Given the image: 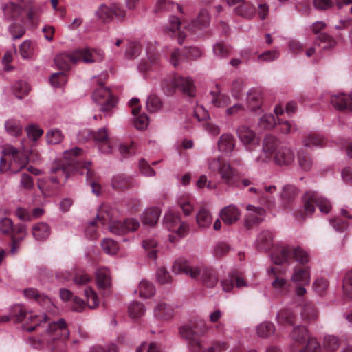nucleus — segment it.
<instances>
[{"label":"nucleus","mask_w":352,"mask_h":352,"mask_svg":"<svg viewBox=\"0 0 352 352\" xmlns=\"http://www.w3.org/2000/svg\"><path fill=\"white\" fill-rule=\"evenodd\" d=\"M10 318L23 323L24 330L32 332L41 329L38 338L29 339L30 345L37 349H48L52 352H67L65 341L70 331L65 319L52 320L46 313L28 311L20 304L13 305L10 310Z\"/></svg>","instance_id":"obj_1"},{"label":"nucleus","mask_w":352,"mask_h":352,"mask_svg":"<svg viewBox=\"0 0 352 352\" xmlns=\"http://www.w3.org/2000/svg\"><path fill=\"white\" fill-rule=\"evenodd\" d=\"M294 159L295 153L292 147L282 144L273 135H267L263 141L262 151L255 161L259 164L273 161L276 165L283 166L292 164Z\"/></svg>","instance_id":"obj_2"},{"label":"nucleus","mask_w":352,"mask_h":352,"mask_svg":"<svg viewBox=\"0 0 352 352\" xmlns=\"http://www.w3.org/2000/svg\"><path fill=\"white\" fill-rule=\"evenodd\" d=\"M106 74H102L92 78V100L100 107V110L105 116H111L116 107L117 98L111 90L104 86Z\"/></svg>","instance_id":"obj_3"},{"label":"nucleus","mask_w":352,"mask_h":352,"mask_svg":"<svg viewBox=\"0 0 352 352\" xmlns=\"http://www.w3.org/2000/svg\"><path fill=\"white\" fill-rule=\"evenodd\" d=\"M0 158V173H16L24 168L29 161L27 151H20L12 145H5Z\"/></svg>","instance_id":"obj_4"},{"label":"nucleus","mask_w":352,"mask_h":352,"mask_svg":"<svg viewBox=\"0 0 352 352\" xmlns=\"http://www.w3.org/2000/svg\"><path fill=\"white\" fill-rule=\"evenodd\" d=\"M82 154V149L79 148H74L70 150L65 151L63 153V160L65 164L56 163L52 167V173L56 175V177H52L51 180L53 183H58L61 179L65 182L69 175V170H77L80 173L84 170V162L82 164H76L77 157Z\"/></svg>","instance_id":"obj_5"},{"label":"nucleus","mask_w":352,"mask_h":352,"mask_svg":"<svg viewBox=\"0 0 352 352\" xmlns=\"http://www.w3.org/2000/svg\"><path fill=\"white\" fill-rule=\"evenodd\" d=\"M272 261L276 265L284 263L289 264L293 261L301 265L307 264L310 259V256L300 246L278 245L271 255Z\"/></svg>","instance_id":"obj_6"},{"label":"nucleus","mask_w":352,"mask_h":352,"mask_svg":"<svg viewBox=\"0 0 352 352\" xmlns=\"http://www.w3.org/2000/svg\"><path fill=\"white\" fill-rule=\"evenodd\" d=\"M207 165L210 171L219 174L221 179L227 186H237L238 171L222 157L209 158L207 160Z\"/></svg>","instance_id":"obj_7"},{"label":"nucleus","mask_w":352,"mask_h":352,"mask_svg":"<svg viewBox=\"0 0 352 352\" xmlns=\"http://www.w3.org/2000/svg\"><path fill=\"white\" fill-rule=\"evenodd\" d=\"M3 11L7 20L14 21L8 28L13 39L20 38L25 33V28L21 23V9L17 4L11 2L4 6Z\"/></svg>","instance_id":"obj_8"},{"label":"nucleus","mask_w":352,"mask_h":352,"mask_svg":"<svg viewBox=\"0 0 352 352\" xmlns=\"http://www.w3.org/2000/svg\"><path fill=\"white\" fill-rule=\"evenodd\" d=\"M161 86L163 89L167 91L178 88L188 96H193L195 95L193 80L190 77L184 78L174 74L164 79Z\"/></svg>","instance_id":"obj_9"},{"label":"nucleus","mask_w":352,"mask_h":352,"mask_svg":"<svg viewBox=\"0 0 352 352\" xmlns=\"http://www.w3.org/2000/svg\"><path fill=\"white\" fill-rule=\"evenodd\" d=\"M290 280L296 286V294L302 296L307 292L305 286L311 281L310 267L295 265L292 269Z\"/></svg>","instance_id":"obj_10"},{"label":"nucleus","mask_w":352,"mask_h":352,"mask_svg":"<svg viewBox=\"0 0 352 352\" xmlns=\"http://www.w3.org/2000/svg\"><path fill=\"white\" fill-rule=\"evenodd\" d=\"M164 223L166 228L179 237L186 236L189 226L186 222L182 221L180 215L175 210L170 209L164 214Z\"/></svg>","instance_id":"obj_11"},{"label":"nucleus","mask_w":352,"mask_h":352,"mask_svg":"<svg viewBox=\"0 0 352 352\" xmlns=\"http://www.w3.org/2000/svg\"><path fill=\"white\" fill-rule=\"evenodd\" d=\"M318 206L321 212L328 213L331 209L330 201L323 197H320L316 192H307L304 195V208L305 212L311 214L315 207Z\"/></svg>","instance_id":"obj_12"},{"label":"nucleus","mask_w":352,"mask_h":352,"mask_svg":"<svg viewBox=\"0 0 352 352\" xmlns=\"http://www.w3.org/2000/svg\"><path fill=\"white\" fill-rule=\"evenodd\" d=\"M76 56V62L82 61L89 64L102 61L104 58V54L100 49L83 47L74 50Z\"/></svg>","instance_id":"obj_13"},{"label":"nucleus","mask_w":352,"mask_h":352,"mask_svg":"<svg viewBox=\"0 0 352 352\" xmlns=\"http://www.w3.org/2000/svg\"><path fill=\"white\" fill-rule=\"evenodd\" d=\"M93 138L99 147V150L105 154L111 153L113 151L112 140L109 137L107 129L104 127L99 129L96 132L86 131Z\"/></svg>","instance_id":"obj_14"},{"label":"nucleus","mask_w":352,"mask_h":352,"mask_svg":"<svg viewBox=\"0 0 352 352\" xmlns=\"http://www.w3.org/2000/svg\"><path fill=\"white\" fill-rule=\"evenodd\" d=\"M236 134L247 151L252 152L258 146L259 142L256 133L250 127L245 125L239 126Z\"/></svg>","instance_id":"obj_15"},{"label":"nucleus","mask_w":352,"mask_h":352,"mask_svg":"<svg viewBox=\"0 0 352 352\" xmlns=\"http://www.w3.org/2000/svg\"><path fill=\"white\" fill-rule=\"evenodd\" d=\"M148 60H142L138 65V71L146 77L147 72L154 71L160 65V55L155 53L154 47L151 45L146 49Z\"/></svg>","instance_id":"obj_16"},{"label":"nucleus","mask_w":352,"mask_h":352,"mask_svg":"<svg viewBox=\"0 0 352 352\" xmlns=\"http://www.w3.org/2000/svg\"><path fill=\"white\" fill-rule=\"evenodd\" d=\"M197 278H199L203 285L208 288L214 287L219 283V276L216 270L206 266H199Z\"/></svg>","instance_id":"obj_17"},{"label":"nucleus","mask_w":352,"mask_h":352,"mask_svg":"<svg viewBox=\"0 0 352 352\" xmlns=\"http://www.w3.org/2000/svg\"><path fill=\"white\" fill-rule=\"evenodd\" d=\"M267 275L272 280L273 288L277 291L286 290L289 286V282L283 275L284 273L279 267H273L267 269Z\"/></svg>","instance_id":"obj_18"},{"label":"nucleus","mask_w":352,"mask_h":352,"mask_svg":"<svg viewBox=\"0 0 352 352\" xmlns=\"http://www.w3.org/2000/svg\"><path fill=\"white\" fill-rule=\"evenodd\" d=\"M25 297L29 300H33L41 305L47 311H52L54 307L52 300L45 295L41 294L38 291L32 287L26 288L23 290Z\"/></svg>","instance_id":"obj_19"},{"label":"nucleus","mask_w":352,"mask_h":352,"mask_svg":"<svg viewBox=\"0 0 352 352\" xmlns=\"http://www.w3.org/2000/svg\"><path fill=\"white\" fill-rule=\"evenodd\" d=\"M198 267L192 266L188 261L179 258L175 261L172 266V271L175 274L184 273L192 278L197 279V273L199 272Z\"/></svg>","instance_id":"obj_20"},{"label":"nucleus","mask_w":352,"mask_h":352,"mask_svg":"<svg viewBox=\"0 0 352 352\" xmlns=\"http://www.w3.org/2000/svg\"><path fill=\"white\" fill-rule=\"evenodd\" d=\"M330 102L333 107L340 111H352V96L344 93L331 96Z\"/></svg>","instance_id":"obj_21"},{"label":"nucleus","mask_w":352,"mask_h":352,"mask_svg":"<svg viewBox=\"0 0 352 352\" xmlns=\"http://www.w3.org/2000/svg\"><path fill=\"white\" fill-rule=\"evenodd\" d=\"M276 191L275 186H265L263 190L257 188L251 187L249 192L258 194L261 196L260 204L268 208H272L275 205V199L272 194Z\"/></svg>","instance_id":"obj_22"},{"label":"nucleus","mask_w":352,"mask_h":352,"mask_svg":"<svg viewBox=\"0 0 352 352\" xmlns=\"http://www.w3.org/2000/svg\"><path fill=\"white\" fill-rule=\"evenodd\" d=\"M274 234L270 230H263L259 233L255 242V248L261 252L269 251L274 244Z\"/></svg>","instance_id":"obj_23"},{"label":"nucleus","mask_w":352,"mask_h":352,"mask_svg":"<svg viewBox=\"0 0 352 352\" xmlns=\"http://www.w3.org/2000/svg\"><path fill=\"white\" fill-rule=\"evenodd\" d=\"M180 335L187 340H188V347L193 352H199L203 350V346L201 342L195 338H193L195 334V329H192L190 326L184 325L179 329Z\"/></svg>","instance_id":"obj_24"},{"label":"nucleus","mask_w":352,"mask_h":352,"mask_svg":"<svg viewBox=\"0 0 352 352\" xmlns=\"http://www.w3.org/2000/svg\"><path fill=\"white\" fill-rule=\"evenodd\" d=\"M54 61L60 69L63 70L69 69L72 64L77 63L74 50L60 53L56 56Z\"/></svg>","instance_id":"obj_25"},{"label":"nucleus","mask_w":352,"mask_h":352,"mask_svg":"<svg viewBox=\"0 0 352 352\" xmlns=\"http://www.w3.org/2000/svg\"><path fill=\"white\" fill-rule=\"evenodd\" d=\"M246 104L250 111H256L260 109L262 104L261 91L256 88L250 89L247 94Z\"/></svg>","instance_id":"obj_26"},{"label":"nucleus","mask_w":352,"mask_h":352,"mask_svg":"<svg viewBox=\"0 0 352 352\" xmlns=\"http://www.w3.org/2000/svg\"><path fill=\"white\" fill-rule=\"evenodd\" d=\"M161 214L160 210L157 207L146 208L141 215L143 225L153 227L156 225Z\"/></svg>","instance_id":"obj_27"},{"label":"nucleus","mask_w":352,"mask_h":352,"mask_svg":"<svg viewBox=\"0 0 352 352\" xmlns=\"http://www.w3.org/2000/svg\"><path fill=\"white\" fill-rule=\"evenodd\" d=\"M219 215L225 223L231 225L239 219L240 212L236 206L230 205L224 207L221 210Z\"/></svg>","instance_id":"obj_28"},{"label":"nucleus","mask_w":352,"mask_h":352,"mask_svg":"<svg viewBox=\"0 0 352 352\" xmlns=\"http://www.w3.org/2000/svg\"><path fill=\"white\" fill-rule=\"evenodd\" d=\"M173 307L164 302L158 303L154 308V317L162 321H168L173 317Z\"/></svg>","instance_id":"obj_29"},{"label":"nucleus","mask_w":352,"mask_h":352,"mask_svg":"<svg viewBox=\"0 0 352 352\" xmlns=\"http://www.w3.org/2000/svg\"><path fill=\"white\" fill-rule=\"evenodd\" d=\"M96 279L100 289L109 291L111 285V278L109 270L107 268H99L96 272Z\"/></svg>","instance_id":"obj_30"},{"label":"nucleus","mask_w":352,"mask_h":352,"mask_svg":"<svg viewBox=\"0 0 352 352\" xmlns=\"http://www.w3.org/2000/svg\"><path fill=\"white\" fill-rule=\"evenodd\" d=\"M216 91H211V100L210 102L212 105L217 108H223L227 107L230 103V98L228 95L221 93L219 86L217 85Z\"/></svg>","instance_id":"obj_31"},{"label":"nucleus","mask_w":352,"mask_h":352,"mask_svg":"<svg viewBox=\"0 0 352 352\" xmlns=\"http://www.w3.org/2000/svg\"><path fill=\"white\" fill-rule=\"evenodd\" d=\"M217 144L219 151L228 153L234 150L235 140L233 135L230 133H223L219 138Z\"/></svg>","instance_id":"obj_32"},{"label":"nucleus","mask_w":352,"mask_h":352,"mask_svg":"<svg viewBox=\"0 0 352 352\" xmlns=\"http://www.w3.org/2000/svg\"><path fill=\"white\" fill-rule=\"evenodd\" d=\"M6 133L13 137H19L21 135L23 127L20 120L9 118L4 124Z\"/></svg>","instance_id":"obj_33"},{"label":"nucleus","mask_w":352,"mask_h":352,"mask_svg":"<svg viewBox=\"0 0 352 352\" xmlns=\"http://www.w3.org/2000/svg\"><path fill=\"white\" fill-rule=\"evenodd\" d=\"M291 337L294 341L300 344H305L309 341V338H314L310 336L307 329L302 325H298L294 328L291 333Z\"/></svg>","instance_id":"obj_34"},{"label":"nucleus","mask_w":352,"mask_h":352,"mask_svg":"<svg viewBox=\"0 0 352 352\" xmlns=\"http://www.w3.org/2000/svg\"><path fill=\"white\" fill-rule=\"evenodd\" d=\"M246 210L248 214L246 216V222L248 224H254L260 222L264 215L265 211L261 207H255L252 205H247Z\"/></svg>","instance_id":"obj_35"},{"label":"nucleus","mask_w":352,"mask_h":352,"mask_svg":"<svg viewBox=\"0 0 352 352\" xmlns=\"http://www.w3.org/2000/svg\"><path fill=\"white\" fill-rule=\"evenodd\" d=\"M51 230L49 225L44 222L35 224L32 228V235L36 241H43L49 237Z\"/></svg>","instance_id":"obj_36"},{"label":"nucleus","mask_w":352,"mask_h":352,"mask_svg":"<svg viewBox=\"0 0 352 352\" xmlns=\"http://www.w3.org/2000/svg\"><path fill=\"white\" fill-rule=\"evenodd\" d=\"M300 316L304 322H309L316 320L318 312L312 302H307L302 307Z\"/></svg>","instance_id":"obj_37"},{"label":"nucleus","mask_w":352,"mask_h":352,"mask_svg":"<svg viewBox=\"0 0 352 352\" xmlns=\"http://www.w3.org/2000/svg\"><path fill=\"white\" fill-rule=\"evenodd\" d=\"M27 235V227L23 224H19L12 232V248L10 252L14 254L17 243H20Z\"/></svg>","instance_id":"obj_38"},{"label":"nucleus","mask_w":352,"mask_h":352,"mask_svg":"<svg viewBox=\"0 0 352 352\" xmlns=\"http://www.w3.org/2000/svg\"><path fill=\"white\" fill-rule=\"evenodd\" d=\"M112 186L115 189L128 188L134 185L133 179L123 174H118L113 177Z\"/></svg>","instance_id":"obj_39"},{"label":"nucleus","mask_w":352,"mask_h":352,"mask_svg":"<svg viewBox=\"0 0 352 352\" xmlns=\"http://www.w3.org/2000/svg\"><path fill=\"white\" fill-rule=\"evenodd\" d=\"M196 222L199 228H209L212 222L210 212L205 208H201L196 215Z\"/></svg>","instance_id":"obj_40"},{"label":"nucleus","mask_w":352,"mask_h":352,"mask_svg":"<svg viewBox=\"0 0 352 352\" xmlns=\"http://www.w3.org/2000/svg\"><path fill=\"white\" fill-rule=\"evenodd\" d=\"M131 113L134 117L133 124L138 130H144L147 128L149 122L148 117L144 113H140L138 108L131 109Z\"/></svg>","instance_id":"obj_41"},{"label":"nucleus","mask_w":352,"mask_h":352,"mask_svg":"<svg viewBox=\"0 0 352 352\" xmlns=\"http://www.w3.org/2000/svg\"><path fill=\"white\" fill-rule=\"evenodd\" d=\"M276 327L274 324L269 321H264L260 323L256 327V332L258 337L267 338L273 336L275 333Z\"/></svg>","instance_id":"obj_42"},{"label":"nucleus","mask_w":352,"mask_h":352,"mask_svg":"<svg viewBox=\"0 0 352 352\" xmlns=\"http://www.w3.org/2000/svg\"><path fill=\"white\" fill-rule=\"evenodd\" d=\"M142 298H150L155 294V289L153 283L146 280H142L140 282L138 290L135 291Z\"/></svg>","instance_id":"obj_43"},{"label":"nucleus","mask_w":352,"mask_h":352,"mask_svg":"<svg viewBox=\"0 0 352 352\" xmlns=\"http://www.w3.org/2000/svg\"><path fill=\"white\" fill-rule=\"evenodd\" d=\"M91 165V163L90 162H85V163L84 164L85 171L82 170L80 173V174L86 175L87 180L89 181L91 184V192L94 194H95L96 195L98 196L101 192V187L98 184L92 181V177L94 175V172L90 168Z\"/></svg>","instance_id":"obj_44"},{"label":"nucleus","mask_w":352,"mask_h":352,"mask_svg":"<svg viewBox=\"0 0 352 352\" xmlns=\"http://www.w3.org/2000/svg\"><path fill=\"white\" fill-rule=\"evenodd\" d=\"M292 352H322V349L320 343L316 338H309L304 346L301 349L294 348Z\"/></svg>","instance_id":"obj_45"},{"label":"nucleus","mask_w":352,"mask_h":352,"mask_svg":"<svg viewBox=\"0 0 352 352\" xmlns=\"http://www.w3.org/2000/svg\"><path fill=\"white\" fill-rule=\"evenodd\" d=\"M298 194V189L292 185H286L283 188L281 194L283 202L282 204L284 207L292 201Z\"/></svg>","instance_id":"obj_46"},{"label":"nucleus","mask_w":352,"mask_h":352,"mask_svg":"<svg viewBox=\"0 0 352 352\" xmlns=\"http://www.w3.org/2000/svg\"><path fill=\"white\" fill-rule=\"evenodd\" d=\"M142 248L148 252V256L150 259H157V242L155 239L149 238L144 240L142 243Z\"/></svg>","instance_id":"obj_47"},{"label":"nucleus","mask_w":352,"mask_h":352,"mask_svg":"<svg viewBox=\"0 0 352 352\" xmlns=\"http://www.w3.org/2000/svg\"><path fill=\"white\" fill-rule=\"evenodd\" d=\"M274 113L276 117H277V120L278 124H280V131L283 134H288L290 133L293 125L292 123L289 122L288 121H283L280 118H279V116H282L284 113V109L280 106H276L274 108Z\"/></svg>","instance_id":"obj_48"},{"label":"nucleus","mask_w":352,"mask_h":352,"mask_svg":"<svg viewBox=\"0 0 352 352\" xmlns=\"http://www.w3.org/2000/svg\"><path fill=\"white\" fill-rule=\"evenodd\" d=\"M234 10L237 14L247 19H252L255 14V8L246 3L244 0Z\"/></svg>","instance_id":"obj_49"},{"label":"nucleus","mask_w":352,"mask_h":352,"mask_svg":"<svg viewBox=\"0 0 352 352\" xmlns=\"http://www.w3.org/2000/svg\"><path fill=\"white\" fill-rule=\"evenodd\" d=\"M162 102L161 99L155 94H151L146 100V109L151 113H155L162 109Z\"/></svg>","instance_id":"obj_50"},{"label":"nucleus","mask_w":352,"mask_h":352,"mask_svg":"<svg viewBox=\"0 0 352 352\" xmlns=\"http://www.w3.org/2000/svg\"><path fill=\"white\" fill-rule=\"evenodd\" d=\"M340 346V339L333 335H327L323 339V348L329 351L337 350Z\"/></svg>","instance_id":"obj_51"},{"label":"nucleus","mask_w":352,"mask_h":352,"mask_svg":"<svg viewBox=\"0 0 352 352\" xmlns=\"http://www.w3.org/2000/svg\"><path fill=\"white\" fill-rule=\"evenodd\" d=\"M30 91V87L25 81L19 80L13 85V91L15 96L19 99L28 95Z\"/></svg>","instance_id":"obj_52"},{"label":"nucleus","mask_w":352,"mask_h":352,"mask_svg":"<svg viewBox=\"0 0 352 352\" xmlns=\"http://www.w3.org/2000/svg\"><path fill=\"white\" fill-rule=\"evenodd\" d=\"M46 139L49 144H57L63 140L64 135L58 129H51L47 132Z\"/></svg>","instance_id":"obj_53"},{"label":"nucleus","mask_w":352,"mask_h":352,"mask_svg":"<svg viewBox=\"0 0 352 352\" xmlns=\"http://www.w3.org/2000/svg\"><path fill=\"white\" fill-rule=\"evenodd\" d=\"M319 45L321 46L322 50H329L336 47L337 42L330 35L327 34H321L318 36Z\"/></svg>","instance_id":"obj_54"},{"label":"nucleus","mask_w":352,"mask_h":352,"mask_svg":"<svg viewBox=\"0 0 352 352\" xmlns=\"http://www.w3.org/2000/svg\"><path fill=\"white\" fill-rule=\"evenodd\" d=\"M210 22V16L206 10H201L197 16V19L192 21V25L198 29H202L208 25Z\"/></svg>","instance_id":"obj_55"},{"label":"nucleus","mask_w":352,"mask_h":352,"mask_svg":"<svg viewBox=\"0 0 352 352\" xmlns=\"http://www.w3.org/2000/svg\"><path fill=\"white\" fill-rule=\"evenodd\" d=\"M279 323H287L293 325L296 322V315L292 310L281 311L277 314Z\"/></svg>","instance_id":"obj_56"},{"label":"nucleus","mask_w":352,"mask_h":352,"mask_svg":"<svg viewBox=\"0 0 352 352\" xmlns=\"http://www.w3.org/2000/svg\"><path fill=\"white\" fill-rule=\"evenodd\" d=\"M278 123L277 117L273 114H265L258 121V124L265 129H272Z\"/></svg>","instance_id":"obj_57"},{"label":"nucleus","mask_w":352,"mask_h":352,"mask_svg":"<svg viewBox=\"0 0 352 352\" xmlns=\"http://www.w3.org/2000/svg\"><path fill=\"white\" fill-rule=\"evenodd\" d=\"M178 204L186 216L190 215L194 210V205L191 199L188 196H183L178 199Z\"/></svg>","instance_id":"obj_58"},{"label":"nucleus","mask_w":352,"mask_h":352,"mask_svg":"<svg viewBox=\"0 0 352 352\" xmlns=\"http://www.w3.org/2000/svg\"><path fill=\"white\" fill-rule=\"evenodd\" d=\"M129 314L132 318H138L145 313V308L143 304L138 302H133L129 306Z\"/></svg>","instance_id":"obj_59"},{"label":"nucleus","mask_w":352,"mask_h":352,"mask_svg":"<svg viewBox=\"0 0 352 352\" xmlns=\"http://www.w3.org/2000/svg\"><path fill=\"white\" fill-rule=\"evenodd\" d=\"M342 290L346 297L352 299V270L347 272L344 276Z\"/></svg>","instance_id":"obj_60"},{"label":"nucleus","mask_w":352,"mask_h":352,"mask_svg":"<svg viewBox=\"0 0 352 352\" xmlns=\"http://www.w3.org/2000/svg\"><path fill=\"white\" fill-rule=\"evenodd\" d=\"M324 144V138L320 135L315 134H309L303 140V145L305 147L321 146Z\"/></svg>","instance_id":"obj_61"},{"label":"nucleus","mask_w":352,"mask_h":352,"mask_svg":"<svg viewBox=\"0 0 352 352\" xmlns=\"http://www.w3.org/2000/svg\"><path fill=\"white\" fill-rule=\"evenodd\" d=\"M101 246L104 252L109 255L116 254L119 250L118 243L111 239H104Z\"/></svg>","instance_id":"obj_62"},{"label":"nucleus","mask_w":352,"mask_h":352,"mask_svg":"<svg viewBox=\"0 0 352 352\" xmlns=\"http://www.w3.org/2000/svg\"><path fill=\"white\" fill-rule=\"evenodd\" d=\"M142 51V46L139 43H130L125 50V57L128 59H134L139 56Z\"/></svg>","instance_id":"obj_63"},{"label":"nucleus","mask_w":352,"mask_h":352,"mask_svg":"<svg viewBox=\"0 0 352 352\" xmlns=\"http://www.w3.org/2000/svg\"><path fill=\"white\" fill-rule=\"evenodd\" d=\"M230 52V47L221 42L217 43L213 46V54L214 56L218 58L227 57L229 55Z\"/></svg>","instance_id":"obj_64"}]
</instances>
